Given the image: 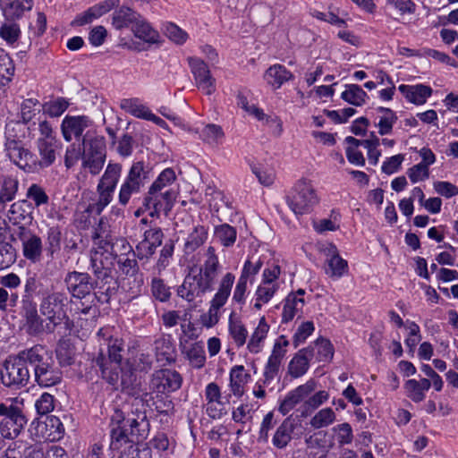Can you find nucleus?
<instances>
[{
    "mask_svg": "<svg viewBox=\"0 0 458 458\" xmlns=\"http://www.w3.org/2000/svg\"><path fill=\"white\" fill-rule=\"evenodd\" d=\"M207 256L203 266L191 268L178 288V295L190 302L198 299L201 301L202 296L212 290L217 276L218 259L213 247H208Z\"/></svg>",
    "mask_w": 458,
    "mask_h": 458,
    "instance_id": "obj_1",
    "label": "nucleus"
},
{
    "mask_svg": "<svg viewBox=\"0 0 458 458\" xmlns=\"http://www.w3.org/2000/svg\"><path fill=\"white\" fill-rule=\"evenodd\" d=\"M30 359L35 381L40 386L49 387L61 382L62 372L43 345L36 344L30 347Z\"/></svg>",
    "mask_w": 458,
    "mask_h": 458,
    "instance_id": "obj_2",
    "label": "nucleus"
},
{
    "mask_svg": "<svg viewBox=\"0 0 458 458\" xmlns=\"http://www.w3.org/2000/svg\"><path fill=\"white\" fill-rule=\"evenodd\" d=\"M30 348L19 352L15 356L10 357L3 364L1 369L2 383L13 389L25 386L30 379Z\"/></svg>",
    "mask_w": 458,
    "mask_h": 458,
    "instance_id": "obj_3",
    "label": "nucleus"
},
{
    "mask_svg": "<svg viewBox=\"0 0 458 458\" xmlns=\"http://www.w3.org/2000/svg\"><path fill=\"white\" fill-rule=\"evenodd\" d=\"M286 202L296 215L310 212L318 203V197L312 183L306 180H299L286 197Z\"/></svg>",
    "mask_w": 458,
    "mask_h": 458,
    "instance_id": "obj_4",
    "label": "nucleus"
},
{
    "mask_svg": "<svg viewBox=\"0 0 458 458\" xmlns=\"http://www.w3.org/2000/svg\"><path fill=\"white\" fill-rule=\"evenodd\" d=\"M122 165L109 162L97 186L98 199L96 209L100 213L112 200L113 193L122 174Z\"/></svg>",
    "mask_w": 458,
    "mask_h": 458,
    "instance_id": "obj_5",
    "label": "nucleus"
},
{
    "mask_svg": "<svg viewBox=\"0 0 458 458\" xmlns=\"http://www.w3.org/2000/svg\"><path fill=\"white\" fill-rule=\"evenodd\" d=\"M148 172L145 170L144 163L141 161L135 162L131 166L127 176L121 184L119 191V203L126 206L131 197L140 191L148 178Z\"/></svg>",
    "mask_w": 458,
    "mask_h": 458,
    "instance_id": "obj_6",
    "label": "nucleus"
},
{
    "mask_svg": "<svg viewBox=\"0 0 458 458\" xmlns=\"http://www.w3.org/2000/svg\"><path fill=\"white\" fill-rule=\"evenodd\" d=\"M67 303L68 297L66 293L62 292H53L43 297L39 306L40 312L54 326H57L61 324L63 320L67 318Z\"/></svg>",
    "mask_w": 458,
    "mask_h": 458,
    "instance_id": "obj_7",
    "label": "nucleus"
},
{
    "mask_svg": "<svg viewBox=\"0 0 458 458\" xmlns=\"http://www.w3.org/2000/svg\"><path fill=\"white\" fill-rule=\"evenodd\" d=\"M233 282L234 276L231 273H227L223 277L218 291L211 301L208 312L201 316V322L206 327H212L218 322V311L225 304L231 293Z\"/></svg>",
    "mask_w": 458,
    "mask_h": 458,
    "instance_id": "obj_8",
    "label": "nucleus"
},
{
    "mask_svg": "<svg viewBox=\"0 0 458 458\" xmlns=\"http://www.w3.org/2000/svg\"><path fill=\"white\" fill-rule=\"evenodd\" d=\"M178 195V189H163L158 190L153 189L150 186L147 197L144 199L143 205L148 210H150V216H155L163 211L167 215Z\"/></svg>",
    "mask_w": 458,
    "mask_h": 458,
    "instance_id": "obj_9",
    "label": "nucleus"
},
{
    "mask_svg": "<svg viewBox=\"0 0 458 458\" xmlns=\"http://www.w3.org/2000/svg\"><path fill=\"white\" fill-rule=\"evenodd\" d=\"M112 428H130V434L138 441H142L148 436L149 423L145 411H138L136 417L125 419L123 412L115 409L111 417Z\"/></svg>",
    "mask_w": 458,
    "mask_h": 458,
    "instance_id": "obj_10",
    "label": "nucleus"
},
{
    "mask_svg": "<svg viewBox=\"0 0 458 458\" xmlns=\"http://www.w3.org/2000/svg\"><path fill=\"white\" fill-rule=\"evenodd\" d=\"M4 152L11 162L26 172H35L34 154L25 147L22 140L7 137Z\"/></svg>",
    "mask_w": 458,
    "mask_h": 458,
    "instance_id": "obj_11",
    "label": "nucleus"
},
{
    "mask_svg": "<svg viewBox=\"0 0 458 458\" xmlns=\"http://www.w3.org/2000/svg\"><path fill=\"white\" fill-rule=\"evenodd\" d=\"M99 337V341L101 342V337L104 340V345L106 347V351L105 352L102 348L100 349L98 356L96 358V363L100 367V369L104 371L107 368V363L114 364V366H119L122 361V352H123V344L121 340L115 338L113 339L111 336L106 338V331L104 329H100L98 333Z\"/></svg>",
    "mask_w": 458,
    "mask_h": 458,
    "instance_id": "obj_12",
    "label": "nucleus"
},
{
    "mask_svg": "<svg viewBox=\"0 0 458 458\" xmlns=\"http://www.w3.org/2000/svg\"><path fill=\"white\" fill-rule=\"evenodd\" d=\"M64 283L73 298L79 300L82 298L96 299L95 293H92L94 284L89 274L77 271L69 272L64 278Z\"/></svg>",
    "mask_w": 458,
    "mask_h": 458,
    "instance_id": "obj_13",
    "label": "nucleus"
},
{
    "mask_svg": "<svg viewBox=\"0 0 458 458\" xmlns=\"http://www.w3.org/2000/svg\"><path fill=\"white\" fill-rule=\"evenodd\" d=\"M182 382L179 372L165 369L153 373L150 380V388L158 394L174 392L178 390Z\"/></svg>",
    "mask_w": 458,
    "mask_h": 458,
    "instance_id": "obj_14",
    "label": "nucleus"
},
{
    "mask_svg": "<svg viewBox=\"0 0 458 458\" xmlns=\"http://www.w3.org/2000/svg\"><path fill=\"white\" fill-rule=\"evenodd\" d=\"M302 432L303 428L298 416H289L277 428L273 437V445L279 449L284 448L293 437H300Z\"/></svg>",
    "mask_w": 458,
    "mask_h": 458,
    "instance_id": "obj_15",
    "label": "nucleus"
},
{
    "mask_svg": "<svg viewBox=\"0 0 458 458\" xmlns=\"http://www.w3.org/2000/svg\"><path fill=\"white\" fill-rule=\"evenodd\" d=\"M16 235L22 243L24 257L33 263L38 262L42 254V241L40 237L25 226H19Z\"/></svg>",
    "mask_w": 458,
    "mask_h": 458,
    "instance_id": "obj_16",
    "label": "nucleus"
},
{
    "mask_svg": "<svg viewBox=\"0 0 458 458\" xmlns=\"http://www.w3.org/2000/svg\"><path fill=\"white\" fill-rule=\"evenodd\" d=\"M317 383L310 379L305 384L297 386L295 389L290 391L284 399L282 401L278 411L283 414H288L293 410L296 405L304 403L305 400L316 389Z\"/></svg>",
    "mask_w": 458,
    "mask_h": 458,
    "instance_id": "obj_17",
    "label": "nucleus"
},
{
    "mask_svg": "<svg viewBox=\"0 0 458 458\" xmlns=\"http://www.w3.org/2000/svg\"><path fill=\"white\" fill-rule=\"evenodd\" d=\"M189 64L194 75L197 87L207 95H211L216 90L215 79L211 76L208 65L199 58L190 57Z\"/></svg>",
    "mask_w": 458,
    "mask_h": 458,
    "instance_id": "obj_18",
    "label": "nucleus"
},
{
    "mask_svg": "<svg viewBox=\"0 0 458 458\" xmlns=\"http://www.w3.org/2000/svg\"><path fill=\"white\" fill-rule=\"evenodd\" d=\"M237 106L243 109L246 113L250 115H253L259 121L266 120L267 124H275V131L274 133L276 136H280L283 132V123L278 117H270L267 116L263 110L259 108L254 104H250L247 97L242 92H238L237 94Z\"/></svg>",
    "mask_w": 458,
    "mask_h": 458,
    "instance_id": "obj_19",
    "label": "nucleus"
},
{
    "mask_svg": "<svg viewBox=\"0 0 458 458\" xmlns=\"http://www.w3.org/2000/svg\"><path fill=\"white\" fill-rule=\"evenodd\" d=\"M27 423L21 411H14L13 415L4 418L0 422V434L4 438L14 439Z\"/></svg>",
    "mask_w": 458,
    "mask_h": 458,
    "instance_id": "obj_20",
    "label": "nucleus"
},
{
    "mask_svg": "<svg viewBox=\"0 0 458 458\" xmlns=\"http://www.w3.org/2000/svg\"><path fill=\"white\" fill-rule=\"evenodd\" d=\"M313 357L314 348L307 347L300 350L289 362L288 373L295 378L301 377L307 372Z\"/></svg>",
    "mask_w": 458,
    "mask_h": 458,
    "instance_id": "obj_21",
    "label": "nucleus"
},
{
    "mask_svg": "<svg viewBox=\"0 0 458 458\" xmlns=\"http://www.w3.org/2000/svg\"><path fill=\"white\" fill-rule=\"evenodd\" d=\"M104 252H100L99 250H92L90 255V263L93 273L97 277L96 284L98 281H101L105 284H109L113 278L111 276V267L107 262V257H105L104 259Z\"/></svg>",
    "mask_w": 458,
    "mask_h": 458,
    "instance_id": "obj_22",
    "label": "nucleus"
},
{
    "mask_svg": "<svg viewBox=\"0 0 458 458\" xmlns=\"http://www.w3.org/2000/svg\"><path fill=\"white\" fill-rule=\"evenodd\" d=\"M83 153L106 160V140L103 136L87 132L82 139Z\"/></svg>",
    "mask_w": 458,
    "mask_h": 458,
    "instance_id": "obj_23",
    "label": "nucleus"
},
{
    "mask_svg": "<svg viewBox=\"0 0 458 458\" xmlns=\"http://www.w3.org/2000/svg\"><path fill=\"white\" fill-rule=\"evenodd\" d=\"M92 239L94 244L98 247V250L100 252H104V254H110L114 256H117V251L115 250L118 244L122 245V248L124 251L131 250V247L126 242L125 240H116L115 242H113L112 240L108 237V234L103 235V233L95 231L92 235Z\"/></svg>",
    "mask_w": 458,
    "mask_h": 458,
    "instance_id": "obj_24",
    "label": "nucleus"
},
{
    "mask_svg": "<svg viewBox=\"0 0 458 458\" xmlns=\"http://www.w3.org/2000/svg\"><path fill=\"white\" fill-rule=\"evenodd\" d=\"M38 150L40 158L34 156L35 171L50 166L55 160V142L49 140H38Z\"/></svg>",
    "mask_w": 458,
    "mask_h": 458,
    "instance_id": "obj_25",
    "label": "nucleus"
},
{
    "mask_svg": "<svg viewBox=\"0 0 458 458\" xmlns=\"http://www.w3.org/2000/svg\"><path fill=\"white\" fill-rule=\"evenodd\" d=\"M23 317L27 332L30 335H38L44 332V321L38 314L36 306L31 302L23 305Z\"/></svg>",
    "mask_w": 458,
    "mask_h": 458,
    "instance_id": "obj_26",
    "label": "nucleus"
},
{
    "mask_svg": "<svg viewBox=\"0 0 458 458\" xmlns=\"http://www.w3.org/2000/svg\"><path fill=\"white\" fill-rule=\"evenodd\" d=\"M327 256L328 268L326 270V273L330 277H342L348 270L347 261L340 257L335 245H330Z\"/></svg>",
    "mask_w": 458,
    "mask_h": 458,
    "instance_id": "obj_27",
    "label": "nucleus"
},
{
    "mask_svg": "<svg viewBox=\"0 0 458 458\" xmlns=\"http://www.w3.org/2000/svg\"><path fill=\"white\" fill-rule=\"evenodd\" d=\"M140 14L127 6H121L115 10L112 16V25L116 30L132 27L139 20Z\"/></svg>",
    "mask_w": 458,
    "mask_h": 458,
    "instance_id": "obj_28",
    "label": "nucleus"
},
{
    "mask_svg": "<svg viewBox=\"0 0 458 458\" xmlns=\"http://www.w3.org/2000/svg\"><path fill=\"white\" fill-rule=\"evenodd\" d=\"M87 127L88 121L84 117H66L62 123L63 135L67 141H71L72 137H80Z\"/></svg>",
    "mask_w": 458,
    "mask_h": 458,
    "instance_id": "obj_29",
    "label": "nucleus"
},
{
    "mask_svg": "<svg viewBox=\"0 0 458 458\" xmlns=\"http://www.w3.org/2000/svg\"><path fill=\"white\" fill-rule=\"evenodd\" d=\"M399 90L411 103L422 105L431 96L432 89L428 86L418 84L415 86L400 85Z\"/></svg>",
    "mask_w": 458,
    "mask_h": 458,
    "instance_id": "obj_30",
    "label": "nucleus"
},
{
    "mask_svg": "<svg viewBox=\"0 0 458 458\" xmlns=\"http://www.w3.org/2000/svg\"><path fill=\"white\" fill-rule=\"evenodd\" d=\"M152 400V405L155 410L161 414L168 415L171 411H174V403L172 399L167 395H163L162 394H157L155 397L148 393L143 394V396L138 400L135 399L136 405L139 403H148Z\"/></svg>",
    "mask_w": 458,
    "mask_h": 458,
    "instance_id": "obj_31",
    "label": "nucleus"
},
{
    "mask_svg": "<svg viewBox=\"0 0 458 458\" xmlns=\"http://www.w3.org/2000/svg\"><path fill=\"white\" fill-rule=\"evenodd\" d=\"M250 375L245 372L242 365L232 368L230 371V388L236 396H242L244 393V386L248 383Z\"/></svg>",
    "mask_w": 458,
    "mask_h": 458,
    "instance_id": "obj_32",
    "label": "nucleus"
},
{
    "mask_svg": "<svg viewBox=\"0 0 458 458\" xmlns=\"http://www.w3.org/2000/svg\"><path fill=\"white\" fill-rule=\"evenodd\" d=\"M0 4L7 18L16 19L31 9L32 0H0Z\"/></svg>",
    "mask_w": 458,
    "mask_h": 458,
    "instance_id": "obj_33",
    "label": "nucleus"
},
{
    "mask_svg": "<svg viewBox=\"0 0 458 458\" xmlns=\"http://www.w3.org/2000/svg\"><path fill=\"white\" fill-rule=\"evenodd\" d=\"M0 185V212H2L5 208V204L15 198L19 182L12 176H4L3 179L1 178Z\"/></svg>",
    "mask_w": 458,
    "mask_h": 458,
    "instance_id": "obj_34",
    "label": "nucleus"
},
{
    "mask_svg": "<svg viewBox=\"0 0 458 458\" xmlns=\"http://www.w3.org/2000/svg\"><path fill=\"white\" fill-rule=\"evenodd\" d=\"M157 361L170 364L175 361L176 352L174 344L168 338H160L155 342Z\"/></svg>",
    "mask_w": 458,
    "mask_h": 458,
    "instance_id": "obj_35",
    "label": "nucleus"
},
{
    "mask_svg": "<svg viewBox=\"0 0 458 458\" xmlns=\"http://www.w3.org/2000/svg\"><path fill=\"white\" fill-rule=\"evenodd\" d=\"M283 360L281 352H272L264 369L263 385L267 386L279 377Z\"/></svg>",
    "mask_w": 458,
    "mask_h": 458,
    "instance_id": "obj_36",
    "label": "nucleus"
},
{
    "mask_svg": "<svg viewBox=\"0 0 458 458\" xmlns=\"http://www.w3.org/2000/svg\"><path fill=\"white\" fill-rule=\"evenodd\" d=\"M16 260V251L11 243L6 242V236L0 227V270L8 268Z\"/></svg>",
    "mask_w": 458,
    "mask_h": 458,
    "instance_id": "obj_37",
    "label": "nucleus"
},
{
    "mask_svg": "<svg viewBox=\"0 0 458 458\" xmlns=\"http://www.w3.org/2000/svg\"><path fill=\"white\" fill-rule=\"evenodd\" d=\"M269 330V326L266 322L265 318H261L258 327L255 331L251 335L250 341L248 343L247 348L252 353H258L261 351L262 343L267 337V335Z\"/></svg>",
    "mask_w": 458,
    "mask_h": 458,
    "instance_id": "obj_38",
    "label": "nucleus"
},
{
    "mask_svg": "<svg viewBox=\"0 0 458 458\" xmlns=\"http://www.w3.org/2000/svg\"><path fill=\"white\" fill-rule=\"evenodd\" d=\"M134 36L147 43H156L159 38V34L141 17L131 27Z\"/></svg>",
    "mask_w": 458,
    "mask_h": 458,
    "instance_id": "obj_39",
    "label": "nucleus"
},
{
    "mask_svg": "<svg viewBox=\"0 0 458 458\" xmlns=\"http://www.w3.org/2000/svg\"><path fill=\"white\" fill-rule=\"evenodd\" d=\"M265 77L269 84L280 88L284 82L293 78V74L284 66L275 64L267 70Z\"/></svg>",
    "mask_w": 458,
    "mask_h": 458,
    "instance_id": "obj_40",
    "label": "nucleus"
},
{
    "mask_svg": "<svg viewBox=\"0 0 458 458\" xmlns=\"http://www.w3.org/2000/svg\"><path fill=\"white\" fill-rule=\"evenodd\" d=\"M304 306V299L298 298L293 294V293H290L286 299L284 305L282 320L284 323L291 321L295 315L302 310Z\"/></svg>",
    "mask_w": 458,
    "mask_h": 458,
    "instance_id": "obj_41",
    "label": "nucleus"
},
{
    "mask_svg": "<svg viewBox=\"0 0 458 458\" xmlns=\"http://www.w3.org/2000/svg\"><path fill=\"white\" fill-rule=\"evenodd\" d=\"M139 442L136 437H132L130 434V428H111V443L112 450H119L123 445Z\"/></svg>",
    "mask_w": 458,
    "mask_h": 458,
    "instance_id": "obj_42",
    "label": "nucleus"
},
{
    "mask_svg": "<svg viewBox=\"0 0 458 458\" xmlns=\"http://www.w3.org/2000/svg\"><path fill=\"white\" fill-rule=\"evenodd\" d=\"M208 231L203 225L194 227L192 233H190L185 245L184 250L187 254L192 253L200 247L207 239Z\"/></svg>",
    "mask_w": 458,
    "mask_h": 458,
    "instance_id": "obj_43",
    "label": "nucleus"
},
{
    "mask_svg": "<svg viewBox=\"0 0 458 458\" xmlns=\"http://www.w3.org/2000/svg\"><path fill=\"white\" fill-rule=\"evenodd\" d=\"M367 97V93L356 84L347 85L346 89L341 95L344 101L356 106L363 105Z\"/></svg>",
    "mask_w": 458,
    "mask_h": 458,
    "instance_id": "obj_44",
    "label": "nucleus"
},
{
    "mask_svg": "<svg viewBox=\"0 0 458 458\" xmlns=\"http://www.w3.org/2000/svg\"><path fill=\"white\" fill-rule=\"evenodd\" d=\"M378 112L383 113V115L380 117L377 126L378 127V133L380 135H386L391 133L393 130L394 123L397 121L396 114L386 107H378Z\"/></svg>",
    "mask_w": 458,
    "mask_h": 458,
    "instance_id": "obj_45",
    "label": "nucleus"
},
{
    "mask_svg": "<svg viewBox=\"0 0 458 458\" xmlns=\"http://www.w3.org/2000/svg\"><path fill=\"white\" fill-rule=\"evenodd\" d=\"M120 269L128 276H134L138 286L143 284V276L139 273V266L135 259L120 258L118 260Z\"/></svg>",
    "mask_w": 458,
    "mask_h": 458,
    "instance_id": "obj_46",
    "label": "nucleus"
},
{
    "mask_svg": "<svg viewBox=\"0 0 458 458\" xmlns=\"http://www.w3.org/2000/svg\"><path fill=\"white\" fill-rule=\"evenodd\" d=\"M329 397V394L327 391H318L312 395H309L307 400H305L304 403L301 404V416L306 417L315 409L319 407L323 403H325Z\"/></svg>",
    "mask_w": 458,
    "mask_h": 458,
    "instance_id": "obj_47",
    "label": "nucleus"
},
{
    "mask_svg": "<svg viewBox=\"0 0 458 458\" xmlns=\"http://www.w3.org/2000/svg\"><path fill=\"white\" fill-rule=\"evenodd\" d=\"M314 353L316 352L317 360L320 362L329 361L334 355V348L329 340L319 338L314 343Z\"/></svg>",
    "mask_w": 458,
    "mask_h": 458,
    "instance_id": "obj_48",
    "label": "nucleus"
},
{
    "mask_svg": "<svg viewBox=\"0 0 458 458\" xmlns=\"http://www.w3.org/2000/svg\"><path fill=\"white\" fill-rule=\"evenodd\" d=\"M335 420V414L331 408H325L318 411L310 420V425L314 428H321L329 426Z\"/></svg>",
    "mask_w": 458,
    "mask_h": 458,
    "instance_id": "obj_49",
    "label": "nucleus"
},
{
    "mask_svg": "<svg viewBox=\"0 0 458 458\" xmlns=\"http://www.w3.org/2000/svg\"><path fill=\"white\" fill-rule=\"evenodd\" d=\"M215 233L225 247L232 246L235 242L236 230L227 224L216 226Z\"/></svg>",
    "mask_w": 458,
    "mask_h": 458,
    "instance_id": "obj_50",
    "label": "nucleus"
},
{
    "mask_svg": "<svg viewBox=\"0 0 458 458\" xmlns=\"http://www.w3.org/2000/svg\"><path fill=\"white\" fill-rule=\"evenodd\" d=\"M229 331L238 346L244 345L248 336V331L240 320H233L232 316L229 321Z\"/></svg>",
    "mask_w": 458,
    "mask_h": 458,
    "instance_id": "obj_51",
    "label": "nucleus"
},
{
    "mask_svg": "<svg viewBox=\"0 0 458 458\" xmlns=\"http://www.w3.org/2000/svg\"><path fill=\"white\" fill-rule=\"evenodd\" d=\"M176 180V175L172 168H166L158 175L156 181L152 183L153 189H176L174 183Z\"/></svg>",
    "mask_w": 458,
    "mask_h": 458,
    "instance_id": "obj_52",
    "label": "nucleus"
},
{
    "mask_svg": "<svg viewBox=\"0 0 458 458\" xmlns=\"http://www.w3.org/2000/svg\"><path fill=\"white\" fill-rule=\"evenodd\" d=\"M106 160L98 158L93 155L83 153L81 160V169L89 171L92 175H97L102 170Z\"/></svg>",
    "mask_w": 458,
    "mask_h": 458,
    "instance_id": "obj_53",
    "label": "nucleus"
},
{
    "mask_svg": "<svg viewBox=\"0 0 458 458\" xmlns=\"http://www.w3.org/2000/svg\"><path fill=\"white\" fill-rule=\"evenodd\" d=\"M224 135L222 127L213 123L206 125L201 132L203 140L210 145L218 144L219 140L224 138Z\"/></svg>",
    "mask_w": 458,
    "mask_h": 458,
    "instance_id": "obj_54",
    "label": "nucleus"
},
{
    "mask_svg": "<svg viewBox=\"0 0 458 458\" xmlns=\"http://www.w3.org/2000/svg\"><path fill=\"white\" fill-rule=\"evenodd\" d=\"M82 144H71L64 155V165L67 169L73 167L80 160H82Z\"/></svg>",
    "mask_w": 458,
    "mask_h": 458,
    "instance_id": "obj_55",
    "label": "nucleus"
},
{
    "mask_svg": "<svg viewBox=\"0 0 458 458\" xmlns=\"http://www.w3.org/2000/svg\"><path fill=\"white\" fill-rule=\"evenodd\" d=\"M69 103L64 98H58L44 105V111L51 117L62 115L68 108Z\"/></svg>",
    "mask_w": 458,
    "mask_h": 458,
    "instance_id": "obj_56",
    "label": "nucleus"
},
{
    "mask_svg": "<svg viewBox=\"0 0 458 458\" xmlns=\"http://www.w3.org/2000/svg\"><path fill=\"white\" fill-rule=\"evenodd\" d=\"M21 34L20 27L16 23H4L0 27V37L8 44H14Z\"/></svg>",
    "mask_w": 458,
    "mask_h": 458,
    "instance_id": "obj_57",
    "label": "nucleus"
},
{
    "mask_svg": "<svg viewBox=\"0 0 458 458\" xmlns=\"http://www.w3.org/2000/svg\"><path fill=\"white\" fill-rule=\"evenodd\" d=\"M187 355L192 367L200 369L205 365V352L200 344H193L188 351Z\"/></svg>",
    "mask_w": 458,
    "mask_h": 458,
    "instance_id": "obj_58",
    "label": "nucleus"
},
{
    "mask_svg": "<svg viewBox=\"0 0 458 458\" xmlns=\"http://www.w3.org/2000/svg\"><path fill=\"white\" fill-rule=\"evenodd\" d=\"M43 284L37 274L28 275L24 284V297L30 299L35 294L41 293Z\"/></svg>",
    "mask_w": 458,
    "mask_h": 458,
    "instance_id": "obj_59",
    "label": "nucleus"
},
{
    "mask_svg": "<svg viewBox=\"0 0 458 458\" xmlns=\"http://www.w3.org/2000/svg\"><path fill=\"white\" fill-rule=\"evenodd\" d=\"M27 197L32 199L36 207L48 203L49 198L45 190L38 184H31L27 191Z\"/></svg>",
    "mask_w": 458,
    "mask_h": 458,
    "instance_id": "obj_60",
    "label": "nucleus"
},
{
    "mask_svg": "<svg viewBox=\"0 0 458 458\" xmlns=\"http://www.w3.org/2000/svg\"><path fill=\"white\" fill-rule=\"evenodd\" d=\"M151 292L153 296L160 301H166L171 296L170 288L160 278H153Z\"/></svg>",
    "mask_w": 458,
    "mask_h": 458,
    "instance_id": "obj_61",
    "label": "nucleus"
},
{
    "mask_svg": "<svg viewBox=\"0 0 458 458\" xmlns=\"http://www.w3.org/2000/svg\"><path fill=\"white\" fill-rule=\"evenodd\" d=\"M262 265L263 261L260 258L250 257L245 261L241 276L248 280L250 276H253L259 273Z\"/></svg>",
    "mask_w": 458,
    "mask_h": 458,
    "instance_id": "obj_62",
    "label": "nucleus"
},
{
    "mask_svg": "<svg viewBox=\"0 0 458 458\" xmlns=\"http://www.w3.org/2000/svg\"><path fill=\"white\" fill-rule=\"evenodd\" d=\"M165 34L170 40L177 45H182L188 38L187 32L174 23H169L166 25Z\"/></svg>",
    "mask_w": 458,
    "mask_h": 458,
    "instance_id": "obj_63",
    "label": "nucleus"
},
{
    "mask_svg": "<svg viewBox=\"0 0 458 458\" xmlns=\"http://www.w3.org/2000/svg\"><path fill=\"white\" fill-rule=\"evenodd\" d=\"M35 406L38 413L41 415L47 414L55 408L54 396L48 393H44L36 402Z\"/></svg>",
    "mask_w": 458,
    "mask_h": 458,
    "instance_id": "obj_64",
    "label": "nucleus"
}]
</instances>
